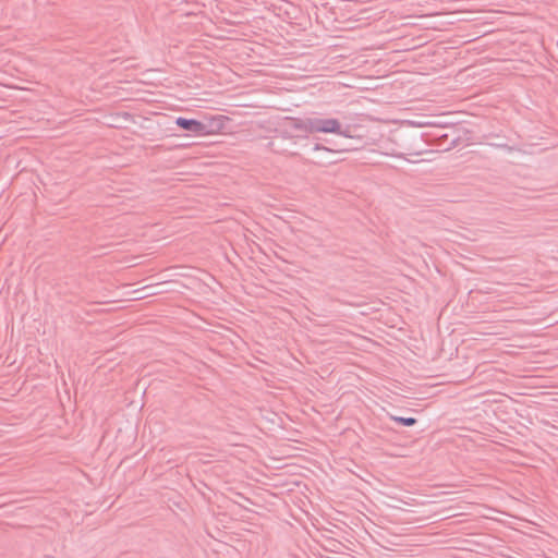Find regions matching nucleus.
Masks as SVG:
<instances>
[{"instance_id":"nucleus-1","label":"nucleus","mask_w":558,"mask_h":558,"mask_svg":"<svg viewBox=\"0 0 558 558\" xmlns=\"http://www.w3.org/2000/svg\"><path fill=\"white\" fill-rule=\"evenodd\" d=\"M304 128L308 132L340 134L341 124L338 120L331 118H313L304 122Z\"/></svg>"},{"instance_id":"nucleus-2","label":"nucleus","mask_w":558,"mask_h":558,"mask_svg":"<svg viewBox=\"0 0 558 558\" xmlns=\"http://www.w3.org/2000/svg\"><path fill=\"white\" fill-rule=\"evenodd\" d=\"M175 123L178 126L191 131L195 135L198 136H206L207 133V126L205 123L193 120V119H185V118H178L175 120Z\"/></svg>"},{"instance_id":"nucleus-3","label":"nucleus","mask_w":558,"mask_h":558,"mask_svg":"<svg viewBox=\"0 0 558 558\" xmlns=\"http://www.w3.org/2000/svg\"><path fill=\"white\" fill-rule=\"evenodd\" d=\"M229 118L226 116H214L208 119L206 136L216 135L223 132Z\"/></svg>"},{"instance_id":"nucleus-4","label":"nucleus","mask_w":558,"mask_h":558,"mask_svg":"<svg viewBox=\"0 0 558 558\" xmlns=\"http://www.w3.org/2000/svg\"><path fill=\"white\" fill-rule=\"evenodd\" d=\"M392 420L404 426H413L416 423V420L414 417L393 416Z\"/></svg>"}]
</instances>
